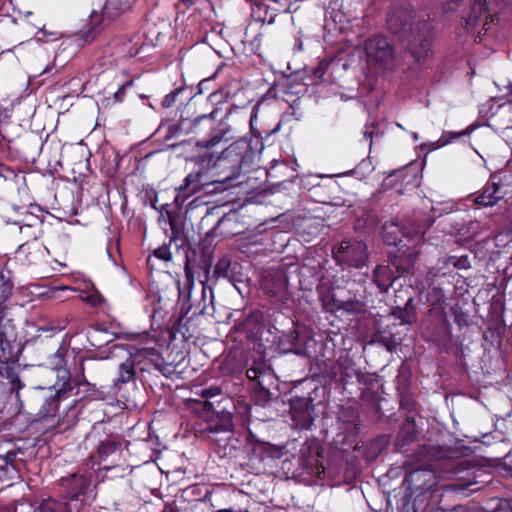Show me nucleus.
Here are the masks:
<instances>
[{"instance_id": "nucleus-1", "label": "nucleus", "mask_w": 512, "mask_h": 512, "mask_svg": "<svg viewBox=\"0 0 512 512\" xmlns=\"http://www.w3.org/2000/svg\"><path fill=\"white\" fill-rule=\"evenodd\" d=\"M389 31L406 40V50L415 62H425L432 54L433 26L428 19L416 17L409 5L393 7L388 13Z\"/></svg>"}, {"instance_id": "nucleus-2", "label": "nucleus", "mask_w": 512, "mask_h": 512, "mask_svg": "<svg viewBox=\"0 0 512 512\" xmlns=\"http://www.w3.org/2000/svg\"><path fill=\"white\" fill-rule=\"evenodd\" d=\"M364 51L368 62L378 70H391L395 66V51L386 37L374 36L364 43Z\"/></svg>"}, {"instance_id": "nucleus-3", "label": "nucleus", "mask_w": 512, "mask_h": 512, "mask_svg": "<svg viewBox=\"0 0 512 512\" xmlns=\"http://www.w3.org/2000/svg\"><path fill=\"white\" fill-rule=\"evenodd\" d=\"M333 258L339 265L359 269L368 261V247L361 240H343L339 247L333 250Z\"/></svg>"}, {"instance_id": "nucleus-4", "label": "nucleus", "mask_w": 512, "mask_h": 512, "mask_svg": "<svg viewBox=\"0 0 512 512\" xmlns=\"http://www.w3.org/2000/svg\"><path fill=\"white\" fill-rule=\"evenodd\" d=\"M220 394L221 389L217 386H211L201 391V397L206 399L204 402L205 409L216 413V419L211 420L207 427V430L212 433L228 432L233 427L231 413L226 411L225 408L219 409L220 402H217V405H215V402L211 401L212 398Z\"/></svg>"}, {"instance_id": "nucleus-5", "label": "nucleus", "mask_w": 512, "mask_h": 512, "mask_svg": "<svg viewBox=\"0 0 512 512\" xmlns=\"http://www.w3.org/2000/svg\"><path fill=\"white\" fill-rule=\"evenodd\" d=\"M496 19V14L491 13L486 0H474L469 7L467 16L464 18L465 28L468 32H473L481 28L478 33H486L490 29V24Z\"/></svg>"}, {"instance_id": "nucleus-6", "label": "nucleus", "mask_w": 512, "mask_h": 512, "mask_svg": "<svg viewBox=\"0 0 512 512\" xmlns=\"http://www.w3.org/2000/svg\"><path fill=\"white\" fill-rule=\"evenodd\" d=\"M287 286V278L284 271L280 268L268 269L261 275V287L266 294L278 296L284 293Z\"/></svg>"}, {"instance_id": "nucleus-7", "label": "nucleus", "mask_w": 512, "mask_h": 512, "mask_svg": "<svg viewBox=\"0 0 512 512\" xmlns=\"http://www.w3.org/2000/svg\"><path fill=\"white\" fill-rule=\"evenodd\" d=\"M60 485L64 489L65 498L76 501L80 496L85 495L90 481L83 474H72L68 477L61 478Z\"/></svg>"}, {"instance_id": "nucleus-8", "label": "nucleus", "mask_w": 512, "mask_h": 512, "mask_svg": "<svg viewBox=\"0 0 512 512\" xmlns=\"http://www.w3.org/2000/svg\"><path fill=\"white\" fill-rule=\"evenodd\" d=\"M206 183L202 181V173L200 171L189 173L183 184L177 189L175 202L182 205L191 195L202 190Z\"/></svg>"}, {"instance_id": "nucleus-9", "label": "nucleus", "mask_w": 512, "mask_h": 512, "mask_svg": "<svg viewBox=\"0 0 512 512\" xmlns=\"http://www.w3.org/2000/svg\"><path fill=\"white\" fill-rule=\"evenodd\" d=\"M129 8L130 5L127 1L122 2L120 0H107L101 15H99L97 12H93L91 14V23L93 25H97L103 21H112L121 13L127 11Z\"/></svg>"}, {"instance_id": "nucleus-10", "label": "nucleus", "mask_w": 512, "mask_h": 512, "mask_svg": "<svg viewBox=\"0 0 512 512\" xmlns=\"http://www.w3.org/2000/svg\"><path fill=\"white\" fill-rule=\"evenodd\" d=\"M458 453L456 448L433 444H425L418 449V455L427 460L453 459L458 456Z\"/></svg>"}, {"instance_id": "nucleus-11", "label": "nucleus", "mask_w": 512, "mask_h": 512, "mask_svg": "<svg viewBox=\"0 0 512 512\" xmlns=\"http://www.w3.org/2000/svg\"><path fill=\"white\" fill-rule=\"evenodd\" d=\"M299 453V462L302 468L310 473L314 472V469L320 472L319 458L321 457V452L318 446L306 442L302 445Z\"/></svg>"}, {"instance_id": "nucleus-12", "label": "nucleus", "mask_w": 512, "mask_h": 512, "mask_svg": "<svg viewBox=\"0 0 512 512\" xmlns=\"http://www.w3.org/2000/svg\"><path fill=\"white\" fill-rule=\"evenodd\" d=\"M503 198L504 193L501 187L496 183H491L486 185L481 193L475 197L474 203L482 207H490Z\"/></svg>"}, {"instance_id": "nucleus-13", "label": "nucleus", "mask_w": 512, "mask_h": 512, "mask_svg": "<svg viewBox=\"0 0 512 512\" xmlns=\"http://www.w3.org/2000/svg\"><path fill=\"white\" fill-rule=\"evenodd\" d=\"M418 257V252L403 251L390 256L391 264L396 268L399 274L412 273Z\"/></svg>"}, {"instance_id": "nucleus-14", "label": "nucleus", "mask_w": 512, "mask_h": 512, "mask_svg": "<svg viewBox=\"0 0 512 512\" xmlns=\"http://www.w3.org/2000/svg\"><path fill=\"white\" fill-rule=\"evenodd\" d=\"M313 408L305 404L304 408H298L294 404L291 406L292 421L297 429L307 430L313 424L312 417Z\"/></svg>"}, {"instance_id": "nucleus-15", "label": "nucleus", "mask_w": 512, "mask_h": 512, "mask_svg": "<svg viewBox=\"0 0 512 512\" xmlns=\"http://www.w3.org/2000/svg\"><path fill=\"white\" fill-rule=\"evenodd\" d=\"M31 399L37 402H44L41 410L38 413L41 418L53 416L57 411L58 404L56 398L54 396L46 397L44 395L43 388L34 390L32 392Z\"/></svg>"}, {"instance_id": "nucleus-16", "label": "nucleus", "mask_w": 512, "mask_h": 512, "mask_svg": "<svg viewBox=\"0 0 512 512\" xmlns=\"http://www.w3.org/2000/svg\"><path fill=\"white\" fill-rule=\"evenodd\" d=\"M396 278L395 273L386 265H378L373 271V281L381 292H386Z\"/></svg>"}, {"instance_id": "nucleus-17", "label": "nucleus", "mask_w": 512, "mask_h": 512, "mask_svg": "<svg viewBox=\"0 0 512 512\" xmlns=\"http://www.w3.org/2000/svg\"><path fill=\"white\" fill-rule=\"evenodd\" d=\"M15 512H67V505L53 499H47L35 509L24 503L19 504L16 506Z\"/></svg>"}, {"instance_id": "nucleus-18", "label": "nucleus", "mask_w": 512, "mask_h": 512, "mask_svg": "<svg viewBox=\"0 0 512 512\" xmlns=\"http://www.w3.org/2000/svg\"><path fill=\"white\" fill-rule=\"evenodd\" d=\"M416 436L415 423L407 420L402 424L400 431L397 434L395 444L397 447L402 448L411 443Z\"/></svg>"}, {"instance_id": "nucleus-19", "label": "nucleus", "mask_w": 512, "mask_h": 512, "mask_svg": "<svg viewBox=\"0 0 512 512\" xmlns=\"http://www.w3.org/2000/svg\"><path fill=\"white\" fill-rule=\"evenodd\" d=\"M334 306L339 310H344L351 314H360L365 312V304L360 300H339L333 298Z\"/></svg>"}, {"instance_id": "nucleus-20", "label": "nucleus", "mask_w": 512, "mask_h": 512, "mask_svg": "<svg viewBox=\"0 0 512 512\" xmlns=\"http://www.w3.org/2000/svg\"><path fill=\"white\" fill-rule=\"evenodd\" d=\"M401 229L395 223H385L383 225L382 237L387 245H397L401 241Z\"/></svg>"}, {"instance_id": "nucleus-21", "label": "nucleus", "mask_w": 512, "mask_h": 512, "mask_svg": "<svg viewBox=\"0 0 512 512\" xmlns=\"http://www.w3.org/2000/svg\"><path fill=\"white\" fill-rule=\"evenodd\" d=\"M202 290H201V300L196 306V311L199 314H205L208 312V306L213 305V292L212 289L207 287L203 281H201Z\"/></svg>"}, {"instance_id": "nucleus-22", "label": "nucleus", "mask_w": 512, "mask_h": 512, "mask_svg": "<svg viewBox=\"0 0 512 512\" xmlns=\"http://www.w3.org/2000/svg\"><path fill=\"white\" fill-rule=\"evenodd\" d=\"M231 261L227 257H223L218 260L214 267L213 275L216 278H229Z\"/></svg>"}, {"instance_id": "nucleus-23", "label": "nucleus", "mask_w": 512, "mask_h": 512, "mask_svg": "<svg viewBox=\"0 0 512 512\" xmlns=\"http://www.w3.org/2000/svg\"><path fill=\"white\" fill-rule=\"evenodd\" d=\"M120 444L115 440L107 439L100 443L98 447V454L100 458L108 457L109 455L116 452Z\"/></svg>"}, {"instance_id": "nucleus-24", "label": "nucleus", "mask_w": 512, "mask_h": 512, "mask_svg": "<svg viewBox=\"0 0 512 512\" xmlns=\"http://www.w3.org/2000/svg\"><path fill=\"white\" fill-rule=\"evenodd\" d=\"M339 365L342 370V374L344 377L351 378L353 376H358L359 372L355 367V363L349 357H341L339 359Z\"/></svg>"}, {"instance_id": "nucleus-25", "label": "nucleus", "mask_w": 512, "mask_h": 512, "mask_svg": "<svg viewBox=\"0 0 512 512\" xmlns=\"http://www.w3.org/2000/svg\"><path fill=\"white\" fill-rule=\"evenodd\" d=\"M278 400V394L271 393L258 381V405H267Z\"/></svg>"}, {"instance_id": "nucleus-26", "label": "nucleus", "mask_w": 512, "mask_h": 512, "mask_svg": "<svg viewBox=\"0 0 512 512\" xmlns=\"http://www.w3.org/2000/svg\"><path fill=\"white\" fill-rule=\"evenodd\" d=\"M13 292V284L3 274H0V302H8Z\"/></svg>"}, {"instance_id": "nucleus-27", "label": "nucleus", "mask_w": 512, "mask_h": 512, "mask_svg": "<svg viewBox=\"0 0 512 512\" xmlns=\"http://www.w3.org/2000/svg\"><path fill=\"white\" fill-rule=\"evenodd\" d=\"M134 370L131 363H123L120 365L119 377L116 379V385H122L132 379Z\"/></svg>"}, {"instance_id": "nucleus-28", "label": "nucleus", "mask_w": 512, "mask_h": 512, "mask_svg": "<svg viewBox=\"0 0 512 512\" xmlns=\"http://www.w3.org/2000/svg\"><path fill=\"white\" fill-rule=\"evenodd\" d=\"M412 301L410 298L407 302V306L404 310H400L398 312V318L401 320L402 324H412L416 321V313L414 308L409 306V303Z\"/></svg>"}, {"instance_id": "nucleus-29", "label": "nucleus", "mask_w": 512, "mask_h": 512, "mask_svg": "<svg viewBox=\"0 0 512 512\" xmlns=\"http://www.w3.org/2000/svg\"><path fill=\"white\" fill-rule=\"evenodd\" d=\"M238 249L248 256L254 254V246L256 244V241L254 239V236H251L249 239L246 238H239L238 239Z\"/></svg>"}, {"instance_id": "nucleus-30", "label": "nucleus", "mask_w": 512, "mask_h": 512, "mask_svg": "<svg viewBox=\"0 0 512 512\" xmlns=\"http://www.w3.org/2000/svg\"><path fill=\"white\" fill-rule=\"evenodd\" d=\"M448 264L453 265L457 269H468L470 267V261L466 255L461 257H450L448 259Z\"/></svg>"}, {"instance_id": "nucleus-31", "label": "nucleus", "mask_w": 512, "mask_h": 512, "mask_svg": "<svg viewBox=\"0 0 512 512\" xmlns=\"http://www.w3.org/2000/svg\"><path fill=\"white\" fill-rule=\"evenodd\" d=\"M16 173L13 169L0 164V184L5 181H14Z\"/></svg>"}, {"instance_id": "nucleus-32", "label": "nucleus", "mask_w": 512, "mask_h": 512, "mask_svg": "<svg viewBox=\"0 0 512 512\" xmlns=\"http://www.w3.org/2000/svg\"><path fill=\"white\" fill-rule=\"evenodd\" d=\"M153 255L163 261H170L172 259V254L168 246L163 245L153 251Z\"/></svg>"}, {"instance_id": "nucleus-33", "label": "nucleus", "mask_w": 512, "mask_h": 512, "mask_svg": "<svg viewBox=\"0 0 512 512\" xmlns=\"http://www.w3.org/2000/svg\"><path fill=\"white\" fill-rule=\"evenodd\" d=\"M24 384L22 383V381L19 379V378H15L13 381H12V389L16 391V399H17V402L19 403V405L22 407L23 406V402L21 400V397H20V390L22 388H24Z\"/></svg>"}, {"instance_id": "nucleus-34", "label": "nucleus", "mask_w": 512, "mask_h": 512, "mask_svg": "<svg viewBox=\"0 0 512 512\" xmlns=\"http://www.w3.org/2000/svg\"><path fill=\"white\" fill-rule=\"evenodd\" d=\"M177 96H178L177 92H172V93L166 95L162 101V106L164 108L171 107L175 103Z\"/></svg>"}, {"instance_id": "nucleus-35", "label": "nucleus", "mask_w": 512, "mask_h": 512, "mask_svg": "<svg viewBox=\"0 0 512 512\" xmlns=\"http://www.w3.org/2000/svg\"><path fill=\"white\" fill-rule=\"evenodd\" d=\"M475 129V125H470L466 129L462 130L461 132L457 133H450L449 140L456 139L461 136H468L471 134V132Z\"/></svg>"}, {"instance_id": "nucleus-36", "label": "nucleus", "mask_w": 512, "mask_h": 512, "mask_svg": "<svg viewBox=\"0 0 512 512\" xmlns=\"http://www.w3.org/2000/svg\"><path fill=\"white\" fill-rule=\"evenodd\" d=\"M474 483H475V481L465 480V481H460L458 483H454L451 485V487L454 490H465V489L469 488Z\"/></svg>"}, {"instance_id": "nucleus-37", "label": "nucleus", "mask_w": 512, "mask_h": 512, "mask_svg": "<svg viewBox=\"0 0 512 512\" xmlns=\"http://www.w3.org/2000/svg\"><path fill=\"white\" fill-rule=\"evenodd\" d=\"M378 134L377 125L372 123L366 126V130L364 131V136L366 138L372 139L374 135Z\"/></svg>"}, {"instance_id": "nucleus-38", "label": "nucleus", "mask_w": 512, "mask_h": 512, "mask_svg": "<svg viewBox=\"0 0 512 512\" xmlns=\"http://www.w3.org/2000/svg\"><path fill=\"white\" fill-rule=\"evenodd\" d=\"M184 270H185V275L187 277V280L190 284L193 283V280H194V271H193V268L192 266L190 265L189 263V260L187 259L186 263H185V267H184Z\"/></svg>"}, {"instance_id": "nucleus-39", "label": "nucleus", "mask_w": 512, "mask_h": 512, "mask_svg": "<svg viewBox=\"0 0 512 512\" xmlns=\"http://www.w3.org/2000/svg\"><path fill=\"white\" fill-rule=\"evenodd\" d=\"M132 85V82L129 81L127 83H125L124 85H122L114 94V97L117 101H122L123 99V96L125 94V90L128 86H131Z\"/></svg>"}, {"instance_id": "nucleus-40", "label": "nucleus", "mask_w": 512, "mask_h": 512, "mask_svg": "<svg viewBox=\"0 0 512 512\" xmlns=\"http://www.w3.org/2000/svg\"><path fill=\"white\" fill-rule=\"evenodd\" d=\"M509 508V503L505 500H499L497 505L492 509V512H498Z\"/></svg>"}, {"instance_id": "nucleus-41", "label": "nucleus", "mask_w": 512, "mask_h": 512, "mask_svg": "<svg viewBox=\"0 0 512 512\" xmlns=\"http://www.w3.org/2000/svg\"><path fill=\"white\" fill-rule=\"evenodd\" d=\"M249 146H250V143H247L246 140H240V141L236 142L233 146H231V149H233V151H236L238 149L246 148Z\"/></svg>"}, {"instance_id": "nucleus-42", "label": "nucleus", "mask_w": 512, "mask_h": 512, "mask_svg": "<svg viewBox=\"0 0 512 512\" xmlns=\"http://www.w3.org/2000/svg\"><path fill=\"white\" fill-rule=\"evenodd\" d=\"M246 374L250 381L256 380V368L253 365L247 370Z\"/></svg>"}, {"instance_id": "nucleus-43", "label": "nucleus", "mask_w": 512, "mask_h": 512, "mask_svg": "<svg viewBox=\"0 0 512 512\" xmlns=\"http://www.w3.org/2000/svg\"><path fill=\"white\" fill-rule=\"evenodd\" d=\"M240 409H243V411L241 412L242 414H247V416L249 417L250 416V413H251V405L249 404H240L239 406Z\"/></svg>"}, {"instance_id": "nucleus-44", "label": "nucleus", "mask_w": 512, "mask_h": 512, "mask_svg": "<svg viewBox=\"0 0 512 512\" xmlns=\"http://www.w3.org/2000/svg\"><path fill=\"white\" fill-rule=\"evenodd\" d=\"M256 119V106H254L251 110V118H250V127H251V130L254 129L253 127V123H254V120Z\"/></svg>"}, {"instance_id": "nucleus-45", "label": "nucleus", "mask_w": 512, "mask_h": 512, "mask_svg": "<svg viewBox=\"0 0 512 512\" xmlns=\"http://www.w3.org/2000/svg\"><path fill=\"white\" fill-rule=\"evenodd\" d=\"M21 233H25L30 235V232L32 231V225H24L20 227Z\"/></svg>"}, {"instance_id": "nucleus-46", "label": "nucleus", "mask_w": 512, "mask_h": 512, "mask_svg": "<svg viewBox=\"0 0 512 512\" xmlns=\"http://www.w3.org/2000/svg\"><path fill=\"white\" fill-rule=\"evenodd\" d=\"M283 455L281 448H275L273 452L271 453L272 457H281Z\"/></svg>"}, {"instance_id": "nucleus-47", "label": "nucleus", "mask_w": 512, "mask_h": 512, "mask_svg": "<svg viewBox=\"0 0 512 512\" xmlns=\"http://www.w3.org/2000/svg\"><path fill=\"white\" fill-rule=\"evenodd\" d=\"M284 183H277L274 184L271 188V193L280 191V188L283 186Z\"/></svg>"}, {"instance_id": "nucleus-48", "label": "nucleus", "mask_w": 512, "mask_h": 512, "mask_svg": "<svg viewBox=\"0 0 512 512\" xmlns=\"http://www.w3.org/2000/svg\"><path fill=\"white\" fill-rule=\"evenodd\" d=\"M70 389H71L70 385H68V387H67V384H66V383H64V384H63V387L59 388V390L57 391V393H58V394H62V393H65L67 390H70Z\"/></svg>"}, {"instance_id": "nucleus-49", "label": "nucleus", "mask_w": 512, "mask_h": 512, "mask_svg": "<svg viewBox=\"0 0 512 512\" xmlns=\"http://www.w3.org/2000/svg\"><path fill=\"white\" fill-rule=\"evenodd\" d=\"M252 158H253V155H252V152H248L246 153L243 157H242V161H252Z\"/></svg>"}, {"instance_id": "nucleus-50", "label": "nucleus", "mask_w": 512, "mask_h": 512, "mask_svg": "<svg viewBox=\"0 0 512 512\" xmlns=\"http://www.w3.org/2000/svg\"><path fill=\"white\" fill-rule=\"evenodd\" d=\"M62 378H69V372L67 370L60 371Z\"/></svg>"}, {"instance_id": "nucleus-51", "label": "nucleus", "mask_w": 512, "mask_h": 512, "mask_svg": "<svg viewBox=\"0 0 512 512\" xmlns=\"http://www.w3.org/2000/svg\"><path fill=\"white\" fill-rule=\"evenodd\" d=\"M162 512H176L173 507L166 506Z\"/></svg>"}, {"instance_id": "nucleus-52", "label": "nucleus", "mask_w": 512, "mask_h": 512, "mask_svg": "<svg viewBox=\"0 0 512 512\" xmlns=\"http://www.w3.org/2000/svg\"><path fill=\"white\" fill-rule=\"evenodd\" d=\"M508 95L512 97V82L507 85Z\"/></svg>"}, {"instance_id": "nucleus-53", "label": "nucleus", "mask_w": 512, "mask_h": 512, "mask_svg": "<svg viewBox=\"0 0 512 512\" xmlns=\"http://www.w3.org/2000/svg\"><path fill=\"white\" fill-rule=\"evenodd\" d=\"M265 193H266V190H261V191L258 190V197L262 196Z\"/></svg>"}, {"instance_id": "nucleus-54", "label": "nucleus", "mask_w": 512, "mask_h": 512, "mask_svg": "<svg viewBox=\"0 0 512 512\" xmlns=\"http://www.w3.org/2000/svg\"><path fill=\"white\" fill-rule=\"evenodd\" d=\"M26 244H27V243L20 245V246H19V251H22V250L24 249V247L26 246Z\"/></svg>"}, {"instance_id": "nucleus-55", "label": "nucleus", "mask_w": 512, "mask_h": 512, "mask_svg": "<svg viewBox=\"0 0 512 512\" xmlns=\"http://www.w3.org/2000/svg\"><path fill=\"white\" fill-rule=\"evenodd\" d=\"M31 236L33 237L34 240L37 239V235L35 233H32Z\"/></svg>"}, {"instance_id": "nucleus-56", "label": "nucleus", "mask_w": 512, "mask_h": 512, "mask_svg": "<svg viewBox=\"0 0 512 512\" xmlns=\"http://www.w3.org/2000/svg\"><path fill=\"white\" fill-rule=\"evenodd\" d=\"M505 2V4H510L512 2V0H503Z\"/></svg>"}, {"instance_id": "nucleus-57", "label": "nucleus", "mask_w": 512, "mask_h": 512, "mask_svg": "<svg viewBox=\"0 0 512 512\" xmlns=\"http://www.w3.org/2000/svg\"><path fill=\"white\" fill-rule=\"evenodd\" d=\"M209 272V267H205V273L208 274Z\"/></svg>"}, {"instance_id": "nucleus-58", "label": "nucleus", "mask_w": 512, "mask_h": 512, "mask_svg": "<svg viewBox=\"0 0 512 512\" xmlns=\"http://www.w3.org/2000/svg\"><path fill=\"white\" fill-rule=\"evenodd\" d=\"M88 301H90L92 304H95V301H93L92 299H88Z\"/></svg>"}, {"instance_id": "nucleus-59", "label": "nucleus", "mask_w": 512, "mask_h": 512, "mask_svg": "<svg viewBox=\"0 0 512 512\" xmlns=\"http://www.w3.org/2000/svg\"><path fill=\"white\" fill-rule=\"evenodd\" d=\"M413 137H414L415 140H417V138H418L417 134H414Z\"/></svg>"}]
</instances>
